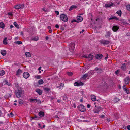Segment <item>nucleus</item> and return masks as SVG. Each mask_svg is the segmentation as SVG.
I'll return each mask as SVG.
<instances>
[{
    "instance_id": "f257e3e1",
    "label": "nucleus",
    "mask_w": 130,
    "mask_h": 130,
    "mask_svg": "<svg viewBox=\"0 0 130 130\" xmlns=\"http://www.w3.org/2000/svg\"><path fill=\"white\" fill-rule=\"evenodd\" d=\"M78 110L82 112L85 111L86 110L85 107L82 104L79 105L77 107Z\"/></svg>"
},
{
    "instance_id": "f03ea898",
    "label": "nucleus",
    "mask_w": 130,
    "mask_h": 130,
    "mask_svg": "<svg viewBox=\"0 0 130 130\" xmlns=\"http://www.w3.org/2000/svg\"><path fill=\"white\" fill-rule=\"evenodd\" d=\"M60 17L61 19L65 22H66L68 21V18L67 16L63 14H62L60 15Z\"/></svg>"
},
{
    "instance_id": "7ed1b4c3",
    "label": "nucleus",
    "mask_w": 130,
    "mask_h": 130,
    "mask_svg": "<svg viewBox=\"0 0 130 130\" xmlns=\"http://www.w3.org/2000/svg\"><path fill=\"white\" fill-rule=\"evenodd\" d=\"M22 94V90L21 89H18L16 92V95L17 97L19 98Z\"/></svg>"
},
{
    "instance_id": "20e7f679",
    "label": "nucleus",
    "mask_w": 130,
    "mask_h": 130,
    "mask_svg": "<svg viewBox=\"0 0 130 130\" xmlns=\"http://www.w3.org/2000/svg\"><path fill=\"white\" fill-rule=\"evenodd\" d=\"M100 41L101 44L105 45L108 44L110 42L109 41L104 40H102Z\"/></svg>"
},
{
    "instance_id": "39448f33",
    "label": "nucleus",
    "mask_w": 130,
    "mask_h": 130,
    "mask_svg": "<svg viewBox=\"0 0 130 130\" xmlns=\"http://www.w3.org/2000/svg\"><path fill=\"white\" fill-rule=\"evenodd\" d=\"M23 76L24 78L27 79L29 77L30 74L28 72H25L23 73Z\"/></svg>"
},
{
    "instance_id": "423d86ee",
    "label": "nucleus",
    "mask_w": 130,
    "mask_h": 130,
    "mask_svg": "<svg viewBox=\"0 0 130 130\" xmlns=\"http://www.w3.org/2000/svg\"><path fill=\"white\" fill-rule=\"evenodd\" d=\"M29 101L31 102H39L40 103H41V101L37 99H29Z\"/></svg>"
},
{
    "instance_id": "0eeeda50",
    "label": "nucleus",
    "mask_w": 130,
    "mask_h": 130,
    "mask_svg": "<svg viewBox=\"0 0 130 130\" xmlns=\"http://www.w3.org/2000/svg\"><path fill=\"white\" fill-rule=\"evenodd\" d=\"M24 7V5L23 4L21 5L18 4L15 6V8L16 9H20L21 8H23Z\"/></svg>"
},
{
    "instance_id": "6e6552de",
    "label": "nucleus",
    "mask_w": 130,
    "mask_h": 130,
    "mask_svg": "<svg viewBox=\"0 0 130 130\" xmlns=\"http://www.w3.org/2000/svg\"><path fill=\"white\" fill-rule=\"evenodd\" d=\"M75 44L74 43H71L70 44V49L72 51L74 50L75 48Z\"/></svg>"
},
{
    "instance_id": "1a4fd4ad",
    "label": "nucleus",
    "mask_w": 130,
    "mask_h": 130,
    "mask_svg": "<svg viewBox=\"0 0 130 130\" xmlns=\"http://www.w3.org/2000/svg\"><path fill=\"white\" fill-rule=\"evenodd\" d=\"M130 78L129 76H128L124 80L125 84H129L130 82Z\"/></svg>"
},
{
    "instance_id": "9d476101",
    "label": "nucleus",
    "mask_w": 130,
    "mask_h": 130,
    "mask_svg": "<svg viewBox=\"0 0 130 130\" xmlns=\"http://www.w3.org/2000/svg\"><path fill=\"white\" fill-rule=\"evenodd\" d=\"M102 55L101 54H98L96 56V57L97 59H100L102 58Z\"/></svg>"
},
{
    "instance_id": "9b49d317",
    "label": "nucleus",
    "mask_w": 130,
    "mask_h": 130,
    "mask_svg": "<svg viewBox=\"0 0 130 130\" xmlns=\"http://www.w3.org/2000/svg\"><path fill=\"white\" fill-rule=\"evenodd\" d=\"M95 70L97 71V72L99 73H101L102 71V70L101 69L97 67L95 68Z\"/></svg>"
},
{
    "instance_id": "f8f14e48",
    "label": "nucleus",
    "mask_w": 130,
    "mask_h": 130,
    "mask_svg": "<svg viewBox=\"0 0 130 130\" xmlns=\"http://www.w3.org/2000/svg\"><path fill=\"white\" fill-rule=\"evenodd\" d=\"M119 29V27L116 26H113L112 27V30L114 32H116Z\"/></svg>"
},
{
    "instance_id": "ddd939ff",
    "label": "nucleus",
    "mask_w": 130,
    "mask_h": 130,
    "mask_svg": "<svg viewBox=\"0 0 130 130\" xmlns=\"http://www.w3.org/2000/svg\"><path fill=\"white\" fill-rule=\"evenodd\" d=\"M22 71L20 69H19L16 72V75H20L22 73Z\"/></svg>"
},
{
    "instance_id": "4468645a",
    "label": "nucleus",
    "mask_w": 130,
    "mask_h": 130,
    "mask_svg": "<svg viewBox=\"0 0 130 130\" xmlns=\"http://www.w3.org/2000/svg\"><path fill=\"white\" fill-rule=\"evenodd\" d=\"M113 4L112 3L108 4H105V6L106 7H109L112 6Z\"/></svg>"
},
{
    "instance_id": "2eb2a0df",
    "label": "nucleus",
    "mask_w": 130,
    "mask_h": 130,
    "mask_svg": "<svg viewBox=\"0 0 130 130\" xmlns=\"http://www.w3.org/2000/svg\"><path fill=\"white\" fill-rule=\"evenodd\" d=\"M101 108L100 107H98L97 109L96 108L94 110L95 113H98L99 111H100V110H101Z\"/></svg>"
},
{
    "instance_id": "dca6fc26",
    "label": "nucleus",
    "mask_w": 130,
    "mask_h": 130,
    "mask_svg": "<svg viewBox=\"0 0 130 130\" xmlns=\"http://www.w3.org/2000/svg\"><path fill=\"white\" fill-rule=\"evenodd\" d=\"M83 83L82 82H80V83H78L77 82H75L74 84V85L75 86H80L83 85Z\"/></svg>"
},
{
    "instance_id": "f3484780",
    "label": "nucleus",
    "mask_w": 130,
    "mask_h": 130,
    "mask_svg": "<svg viewBox=\"0 0 130 130\" xmlns=\"http://www.w3.org/2000/svg\"><path fill=\"white\" fill-rule=\"evenodd\" d=\"M77 20L78 22H81L83 20V18L81 16H78L77 17Z\"/></svg>"
},
{
    "instance_id": "a211bd4d",
    "label": "nucleus",
    "mask_w": 130,
    "mask_h": 130,
    "mask_svg": "<svg viewBox=\"0 0 130 130\" xmlns=\"http://www.w3.org/2000/svg\"><path fill=\"white\" fill-rule=\"evenodd\" d=\"M91 99L92 101H95L96 100V98L95 96L94 95H91Z\"/></svg>"
},
{
    "instance_id": "6ab92c4d",
    "label": "nucleus",
    "mask_w": 130,
    "mask_h": 130,
    "mask_svg": "<svg viewBox=\"0 0 130 130\" xmlns=\"http://www.w3.org/2000/svg\"><path fill=\"white\" fill-rule=\"evenodd\" d=\"M25 55L26 57H31V54L29 52H26L25 54Z\"/></svg>"
},
{
    "instance_id": "aec40b11",
    "label": "nucleus",
    "mask_w": 130,
    "mask_h": 130,
    "mask_svg": "<svg viewBox=\"0 0 130 130\" xmlns=\"http://www.w3.org/2000/svg\"><path fill=\"white\" fill-rule=\"evenodd\" d=\"M36 91L40 95H41L42 93V91L39 89H38L36 90Z\"/></svg>"
},
{
    "instance_id": "412c9836",
    "label": "nucleus",
    "mask_w": 130,
    "mask_h": 130,
    "mask_svg": "<svg viewBox=\"0 0 130 130\" xmlns=\"http://www.w3.org/2000/svg\"><path fill=\"white\" fill-rule=\"evenodd\" d=\"M93 56L91 54H89L88 55V59L89 60H91L93 59Z\"/></svg>"
},
{
    "instance_id": "4be33fe9",
    "label": "nucleus",
    "mask_w": 130,
    "mask_h": 130,
    "mask_svg": "<svg viewBox=\"0 0 130 130\" xmlns=\"http://www.w3.org/2000/svg\"><path fill=\"white\" fill-rule=\"evenodd\" d=\"M1 54L3 56H4L6 54V51L5 50H1Z\"/></svg>"
},
{
    "instance_id": "5701e85b",
    "label": "nucleus",
    "mask_w": 130,
    "mask_h": 130,
    "mask_svg": "<svg viewBox=\"0 0 130 130\" xmlns=\"http://www.w3.org/2000/svg\"><path fill=\"white\" fill-rule=\"evenodd\" d=\"M121 69L123 70H125L126 69V67L125 63L123 64L121 67Z\"/></svg>"
},
{
    "instance_id": "b1692460",
    "label": "nucleus",
    "mask_w": 130,
    "mask_h": 130,
    "mask_svg": "<svg viewBox=\"0 0 130 130\" xmlns=\"http://www.w3.org/2000/svg\"><path fill=\"white\" fill-rule=\"evenodd\" d=\"M88 74H86L83 76L82 78L83 80L85 79L88 76Z\"/></svg>"
},
{
    "instance_id": "393cba45",
    "label": "nucleus",
    "mask_w": 130,
    "mask_h": 130,
    "mask_svg": "<svg viewBox=\"0 0 130 130\" xmlns=\"http://www.w3.org/2000/svg\"><path fill=\"white\" fill-rule=\"evenodd\" d=\"M5 27V25L3 22L0 23V27L2 28H4Z\"/></svg>"
},
{
    "instance_id": "a878e982",
    "label": "nucleus",
    "mask_w": 130,
    "mask_h": 130,
    "mask_svg": "<svg viewBox=\"0 0 130 130\" xmlns=\"http://www.w3.org/2000/svg\"><path fill=\"white\" fill-rule=\"evenodd\" d=\"M3 83L5 84L8 86H10L11 85V84L9 83L6 80H4L3 82Z\"/></svg>"
},
{
    "instance_id": "bb28decb",
    "label": "nucleus",
    "mask_w": 130,
    "mask_h": 130,
    "mask_svg": "<svg viewBox=\"0 0 130 130\" xmlns=\"http://www.w3.org/2000/svg\"><path fill=\"white\" fill-rule=\"evenodd\" d=\"M110 33L109 31H108L107 32L106 34L105 35V37L108 38L110 36Z\"/></svg>"
},
{
    "instance_id": "cd10ccee",
    "label": "nucleus",
    "mask_w": 130,
    "mask_h": 130,
    "mask_svg": "<svg viewBox=\"0 0 130 130\" xmlns=\"http://www.w3.org/2000/svg\"><path fill=\"white\" fill-rule=\"evenodd\" d=\"M116 13L118 14L119 16H121L122 14V12L121 11V10H120L117 11L116 12Z\"/></svg>"
},
{
    "instance_id": "c85d7f7f",
    "label": "nucleus",
    "mask_w": 130,
    "mask_h": 130,
    "mask_svg": "<svg viewBox=\"0 0 130 130\" xmlns=\"http://www.w3.org/2000/svg\"><path fill=\"white\" fill-rule=\"evenodd\" d=\"M108 19L109 20H112V19H115L116 20H118L119 19L116 16H113L112 17L108 18Z\"/></svg>"
},
{
    "instance_id": "c756f323",
    "label": "nucleus",
    "mask_w": 130,
    "mask_h": 130,
    "mask_svg": "<svg viewBox=\"0 0 130 130\" xmlns=\"http://www.w3.org/2000/svg\"><path fill=\"white\" fill-rule=\"evenodd\" d=\"M39 39V38L38 36H36L34 37L31 39V40L35 41H37Z\"/></svg>"
},
{
    "instance_id": "7c9ffc66",
    "label": "nucleus",
    "mask_w": 130,
    "mask_h": 130,
    "mask_svg": "<svg viewBox=\"0 0 130 130\" xmlns=\"http://www.w3.org/2000/svg\"><path fill=\"white\" fill-rule=\"evenodd\" d=\"M7 39V37H5L4 38V39L3 41V43L4 44L6 45L7 44V43L6 41V39Z\"/></svg>"
},
{
    "instance_id": "2f4dec72",
    "label": "nucleus",
    "mask_w": 130,
    "mask_h": 130,
    "mask_svg": "<svg viewBox=\"0 0 130 130\" xmlns=\"http://www.w3.org/2000/svg\"><path fill=\"white\" fill-rule=\"evenodd\" d=\"M43 83V81L42 79H40L38 81V83L40 85L42 84Z\"/></svg>"
},
{
    "instance_id": "473e14b6",
    "label": "nucleus",
    "mask_w": 130,
    "mask_h": 130,
    "mask_svg": "<svg viewBox=\"0 0 130 130\" xmlns=\"http://www.w3.org/2000/svg\"><path fill=\"white\" fill-rule=\"evenodd\" d=\"M38 115L39 116H43L44 115V112L42 111H40Z\"/></svg>"
},
{
    "instance_id": "72a5a7b5",
    "label": "nucleus",
    "mask_w": 130,
    "mask_h": 130,
    "mask_svg": "<svg viewBox=\"0 0 130 130\" xmlns=\"http://www.w3.org/2000/svg\"><path fill=\"white\" fill-rule=\"evenodd\" d=\"M5 74V71L4 70L0 71V76H3Z\"/></svg>"
},
{
    "instance_id": "f704fd0d",
    "label": "nucleus",
    "mask_w": 130,
    "mask_h": 130,
    "mask_svg": "<svg viewBox=\"0 0 130 130\" xmlns=\"http://www.w3.org/2000/svg\"><path fill=\"white\" fill-rule=\"evenodd\" d=\"M14 24L16 27L17 28H19V26L17 24L16 22H15L14 23Z\"/></svg>"
},
{
    "instance_id": "c9c22d12",
    "label": "nucleus",
    "mask_w": 130,
    "mask_h": 130,
    "mask_svg": "<svg viewBox=\"0 0 130 130\" xmlns=\"http://www.w3.org/2000/svg\"><path fill=\"white\" fill-rule=\"evenodd\" d=\"M119 100V99L118 98H114L113 101L115 102L116 103L118 102Z\"/></svg>"
},
{
    "instance_id": "e433bc0d",
    "label": "nucleus",
    "mask_w": 130,
    "mask_h": 130,
    "mask_svg": "<svg viewBox=\"0 0 130 130\" xmlns=\"http://www.w3.org/2000/svg\"><path fill=\"white\" fill-rule=\"evenodd\" d=\"M19 103L20 104H22L23 103V100L21 99L19 100Z\"/></svg>"
},
{
    "instance_id": "4c0bfd02",
    "label": "nucleus",
    "mask_w": 130,
    "mask_h": 130,
    "mask_svg": "<svg viewBox=\"0 0 130 130\" xmlns=\"http://www.w3.org/2000/svg\"><path fill=\"white\" fill-rule=\"evenodd\" d=\"M126 8L128 11H130V5H127Z\"/></svg>"
},
{
    "instance_id": "58836bf2",
    "label": "nucleus",
    "mask_w": 130,
    "mask_h": 130,
    "mask_svg": "<svg viewBox=\"0 0 130 130\" xmlns=\"http://www.w3.org/2000/svg\"><path fill=\"white\" fill-rule=\"evenodd\" d=\"M46 91H48L50 90L49 88L47 87H44L43 88Z\"/></svg>"
},
{
    "instance_id": "ea45409f",
    "label": "nucleus",
    "mask_w": 130,
    "mask_h": 130,
    "mask_svg": "<svg viewBox=\"0 0 130 130\" xmlns=\"http://www.w3.org/2000/svg\"><path fill=\"white\" fill-rule=\"evenodd\" d=\"M67 73L69 76H72L73 75V73L71 72H67Z\"/></svg>"
},
{
    "instance_id": "a19ab883",
    "label": "nucleus",
    "mask_w": 130,
    "mask_h": 130,
    "mask_svg": "<svg viewBox=\"0 0 130 130\" xmlns=\"http://www.w3.org/2000/svg\"><path fill=\"white\" fill-rule=\"evenodd\" d=\"M35 78H36L37 79H40L41 78V76L40 75H38L37 76H35Z\"/></svg>"
},
{
    "instance_id": "79ce46f5",
    "label": "nucleus",
    "mask_w": 130,
    "mask_h": 130,
    "mask_svg": "<svg viewBox=\"0 0 130 130\" xmlns=\"http://www.w3.org/2000/svg\"><path fill=\"white\" fill-rule=\"evenodd\" d=\"M75 7V6L74 5H72L71 6V7L69 9L70 11L72 10L73 8H74V7Z\"/></svg>"
},
{
    "instance_id": "37998d69",
    "label": "nucleus",
    "mask_w": 130,
    "mask_h": 130,
    "mask_svg": "<svg viewBox=\"0 0 130 130\" xmlns=\"http://www.w3.org/2000/svg\"><path fill=\"white\" fill-rule=\"evenodd\" d=\"M64 84L62 83H61L60 84V86L58 87L57 86V88H60V86L64 87Z\"/></svg>"
},
{
    "instance_id": "c03bdc74",
    "label": "nucleus",
    "mask_w": 130,
    "mask_h": 130,
    "mask_svg": "<svg viewBox=\"0 0 130 130\" xmlns=\"http://www.w3.org/2000/svg\"><path fill=\"white\" fill-rule=\"evenodd\" d=\"M16 43L17 44H22V42L20 41H17L16 42Z\"/></svg>"
},
{
    "instance_id": "a18cd8bd",
    "label": "nucleus",
    "mask_w": 130,
    "mask_h": 130,
    "mask_svg": "<svg viewBox=\"0 0 130 130\" xmlns=\"http://www.w3.org/2000/svg\"><path fill=\"white\" fill-rule=\"evenodd\" d=\"M125 90L127 94H129V91L127 89H125Z\"/></svg>"
},
{
    "instance_id": "49530a36",
    "label": "nucleus",
    "mask_w": 130,
    "mask_h": 130,
    "mask_svg": "<svg viewBox=\"0 0 130 130\" xmlns=\"http://www.w3.org/2000/svg\"><path fill=\"white\" fill-rule=\"evenodd\" d=\"M71 22H78V21H77L75 20H72Z\"/></svg>"
},
{
    "instance_id": "de8ad7c7",
    "label": "nucleus",
    "mask_w": 130,
    "mask_h": 130,
    "mask_svg": "<svg viewBox=\"0 0 130 130\" xmlns=\"http://www.w3.org/2000/svg\"><path fill=\"white\" fill-rule=\"evenodd\" d=\"M123 88L124 89H125H125H126V85H124L123 86Z\"/></svg>"
},
{
    "instance_id": "09e8293b",
    "label": "nucleus",
    "mask_w": 130,
    "mask_h": 130,
    "mask_svg": "<svg viewBox=\"0 0 130 130\" xmlns=\"http://www.w3.org/2000/svg\"><path fill=\"white\" fill-rule=\"evenodd\" d=\"M106 56L105 58V59L107 60L106 59L108 58V55L107 53H106Z\"/></svg>"
},
{
    "instance_id": "8fccbe9b",
    "label": "nucleus",
    "mask_w": 130,
    "mask_h": 130,
    "mask_svg": "<svg viewBox=\"0 0 130 130\" xmlns=\"http://www.w3.org/2000/svg\"><path fill=\"white\" fill-rule=\"evenodd\" d=\"M127 128L128 130H130V125H129L127 127Z\"/></svg>"
},
{
    "instance_id": "3c124183",
    "label": "nucleus",
    "mask_w": 130,
    "mask_h": 130,
    "mask_svg": "<svg viewBox=\"0 0 130 130\" xmlns=\"http://www.w3.org/2000/svg\"><path fill=\"white\" fill-rule=\"evenodd\" d=\"M59 26L58 25V24H56V25H55V27L57 28H59Z\"/></svg>"
},
{
    "instance_id": "603ef678",
    "label": "nucleus",
    "mask_w": 130,
    "mask_h": 130,
    "mask_svg": "<svg viewBox=\"0 0 130 130\" xmlns=\"http://www.w3.org/2000/svg\"><path fill=\"white\" fill-rule=\"evenodd\" d=\"M55 12L58 15L59 14V12L58 11H55Z\"/></svg>"
},
{
    "instance_id": "864d4df0",
    "label": "nucleus",
    "mask_w": 130,
    "mask_h": 130,
    "mask_svg": "<svg viewBox=\"0 0 130 130\" xmlns=\"http://www.w3.org/2000/svg\"><path fill=\"white\" fill-rule=\"evenodd\" d=\"M38 125L39 126V127L41 129H42V128L41 126V125L40 123L38 124Z\"/></svg>"
},
{
    "instance_id": "5fc2aeb1",
    "label": "nucleus",
    "mask_w": 130,
    "mask_h": 130,
    "mask_svg": "<svg viewBox=\"0 0 130 130\" xmlns=\"http://www.w3.org/2000/svg\"><path fill=\"white\" fill-rule=\"evenodd\" d=\"M87 107L89 108H90V105L89 104H87Z\"/></svg>"
},
{
    "instance_id": "6e6d98bb",
    "label": "nucleus",
    "mask_w": 130,
    "mask_h": 130,
    "mask_svg": "<svg viewBox=\"0 0 130 130\" xmlns=\"http://www.w3.org/2000/svg\"><path fill=\"white\" fill-rule=\"evenodd\" d=\"M85 58H88V56H83Z\"/></svg>"
},
{
    "instance_id": "4d7b16f0",
    "label": "nucleus",
    "mask_w": 130,
    "mask_h": 130,
    "mask_svg": "<svg viewBox=\"0 0 130 130\" xmlns=\"http://www.w3.org/2000/svg\"><path fill=\"white\" fill-rule=\"evenodd\" d=\"M34 117L35 119V118H38V119H39L38 118V117L36 115H35Z\"/></svg>"
},
{
    "instance_id": "13d9d810",
    "label": "nucleus",
    "mask_w": 130,
    "mask_h": 130,
    "mask_svg": "<svg viewBox=\"0 0 130 130\" xmlns=\"http://www.w3.org/2000/svg\"><path fill=\"white\" fill-rule=\"evenodd\" d=\"M10 115H11V117H13V115L12 112L10 113Z\"/></svg>"
},
{
    "instance_id": "bf43d9fd",
    "label": "nucleus",
    "mask_w": 130,
    "mask_h": 130,
    "mask_svg": "<svg viewBox=\"0 0 130 130\" xmlns=\"http://www.w3.org/2000/svg\"><path fill=\"white\" fill-rule=\"evenodd\" d=\"M21 34L22 36H23L24 35V32L23 31H21Z\"/></svg>"
},
{
    "instance_id": "052dcab7",
    "label": "nucleus",
    "mask_w": 130,
    "mask_h": 130,
    "mask_svg": "<svg viewBox=\"0 0 130 130\" xmlns=\"http://www.w3.org/2000/svg\"><path fill=\"white\" fill-rule=\"evenodd\" d=\"M8 14L9 15H11V16H12V13H8Z\"/></svg>"
},
{
    "instance_id": "680f3d73",
    "label": "nucleus",
    "mask_w": 130,
    "mask_h": 130,
    "mask_svg": "<svg viewBox=\"0 0 130 130\" xmlns=\"http://www.w3.org/2000/svg\"><path fill=\"white\" fill-rule=\"evenodd\" d=\"M45 39L46 40H48V36H46V37Z\"/></svg>"
},
{
    "instance_id": "e2e57ef3",
    "label": "nucleus",
    "mask_w": 130,
    "mask_h": 130,
    "mask_svg": "<svg viewBox=\"0 0 130 130\" xmlns=\"http://www.w3.org/2000/svg\"><path fill=\"white\" fill-rule=\"evenodd\" d=\"M84 31V30L83 29L82 30V31H80V33H82Z\"/></svg>"
},
{
    "instance_id": "0e129e2a",
    "label": "nucleus",
    "mask_w": 130,
    "mask_h": 130,
    "mask_svg": "<svg viewBox=\"0 0 130 130\" xmlns=\"http://www.w3.org/2000/svg\"><path fill=\"white\" fill-rule=\"evenodd\" d=\"M73 105V106H74V108H76V105L75 104V103Z\"/></svg>"
},
{
    "instance_id": "69168bd1",
    "label": "nucleus",
    "mask_w": 130,
    "mask_h": 130,
    "mask_svg": "<svg viewBox=\"0 0 130 130\" xmlns=\"http://www.w3.org/2000/svg\"><path fill=\"white\" fill-rule=\"evenodd\" d=\"M41 67H40L38 69V70L39 71H40L41 70Z\"/></svg>"
},
{
    "instance_id": "338daca9",
    "label": "nucleus",
    "mask_w": 130,
    "mask_h": 130,
    "mask_svg": "<svg viewBox=\"0 0 130 130\" xmlns=\"http://www.w3.org/2000/svg\"><path fill=\"white\" fill-rule=\"evenodd\" d=\"M52 32V30H49L48 31V32L49 33H51V32Z\"/></svg>"
},
{
    "instance_id": "774afa93",
    "label": "nucleus",
    "mask_w": 130,
    "mask_h": 130,
    "mask_svg": "<svg viewBox=\"0 0 130 130\" xmlns=\"http://www.w3.org/2000/svg\"><path fill=\"white\" fill-rule=\"evenodd\" d=\"M47 27L49 29H51V27L50 26H48Z\"/></svg>"
}]
</instances>
